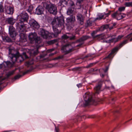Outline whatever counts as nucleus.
Instances as JSON below:
<instances>
[{
  "label": "nucleus",
  "mask_w": 132,
  "mask_h": 132,
  "mask_svg": "<svg viewBox=\"0 0 132 132\" xmlns=\"http://www.w3.org/2000/svg\"><path fill=\"white\" fill-rule=\"evenodd\" d=\"M110 11L109 13H104V14H100L99 17L96 18V19L95 20H101L102 19H105L106 17H108V16L110 14Z\"/></svg>",
  "instance_id": "obj_13"
},
{
  "label": "nucleus",
  "mask_w": 132,
  "mask_h": 132,
  "mask_svg": "<svg viewBox=\"0 0 132 132\" xmlns=\"http://www.w3.org/2000/svg\"><path fill=\"white\" fill-rule=\"evenodd\" d=\"M31 53L33 54L34 56H35L38 53V50L36 49L35 51H31Z\"/></svg>",
  "instance_id": "obj_35"
},
{
  "label": "nucleus",
  "mask_w": 132,
  "mask_h": 132,
  "mask_svg": "<svg viewBox=\"0 0 132 132\" xmlns=\"http://www.w3.org/2000/svg\"><path fill=\"white\" fill-rule=\"evenodd\" d=\"M83 97L85 101L84 104L85 106L93 104L95 102L92 98V94L89 92L86 93L84 95Z\"/></svg>",
  "instance_id": "obj_4"
},
{
  "label": "nucleus",
  "mask_w": 132,
  "mask_h": 132,
  "mask_svg": "<svg viewBox=\"0 0 132 132\" xmlns=\"http://www.w3.org/2000/svg\"><path fill=\"white\" fill-rule=\"evenodd\" d=\"M112 27H113V28L114 27V25H113L112 26Z\"/></svg>",
  "instance_id": "obj_64"
},
{
  "label": "nucleus",
  "mask_w": 132,
  "mask_h": 132,
  "mask_svg": "<svg viewBox=\"0 0 132 132\" xmlns=\"http://www.w3.org/2000/svg\"><path fill=\"white\" fill-rule=\"evenodd\" d=\"M33 10V8L32 6H29V9L28 10L29 12H30L32 11Z\"/></svg>",
  "instance_id": "obj_39"
},
{
  "label": "nucleus",
  "mask_w": 132,
  "mask_h": 132,
  "mask_svg": "<svg viewBox=\"0 0 132 132\" xmlns=\"http://www.w3.org/2000/svg\"><path fill=\"white\" fill-rule=\"evenodd\" d=\"M6 22L11 25H13L15 22V20L13 17L7 18L6 19Z\"/></svg>",
  "instance_id": "obj_16"
},
{
  "label": "nucleus",
  "mask_w": 132,
  "mask_h": 132,
  "mask_svg": "<svg viewBox=\"0 0 132 132\" xmlns=\"http://www.w3.org/2000/svg\"><path fill=\"white\" fill-rule=\"evenodd\" d=\"M116 24L115 23H114L113 24V25H114V26H115L116 25Z\"/></svg>",
  "instance_id": "obj_59"
},
{
  "label": "nucleus",
  "mask_w": 132,
  "mask_h": 132,
  "mask_svg": "<svg viewBox=\"0 0 132 132\" xmlns=\"http://www.w3.org/2000/svg\"><path fill=\"white\" fill-rule=\"evenodd\" d=\"M126 15L125 14L122 13L119 11H118L117 19L118 20H120L125 17Z\"/></svg>",
  "instance_id": "obj_21"
},
{
  "label": "nucleus",
  "mask_w": 132,
  "mask_h": 132,
  "mask_svg": "<svg viewBox=\"0 0 132 132\" xmlns=\"http://www.w3.org/2000/svg\"><path fill=\"white\" fill-rule=\"evenodd\" d=\"M55 131L56 132H59V129L57 127H55Z\"/></svg>",
  "instance_id": "obj_45"
},
{
  "label": "nucleus",
  "mask_w": 132,
  "mask_h": 132,
  "mask_svg": "<svg viewBox=\"0 0 132 132\" xmlns=\"http://www.w3.org/2000/svg\"><path fill=\"white\" fill-rule=\"evenodd\" d=\"M53 50H54L53 49H50V50H48L47 51V52H51L52 51H53Z\"/></svg>",
  "instance_id": "obj_51"
},
{
  "label": "nucleus",
  "mask_w": 132,
  "mask_h": 132,
  "mask_svg": "<svg viewBox=\"0 0 132 132\" xmlns=\"http://www.w3.org/2000/svg\"><path fill=\"white\" fill-rule=\"evenodd\" d=\"M130 0H125V1H129Z\"/></svg>",
  "instance_id": "obj_62"
},
{
  "label": "nucleus",
  "mask_w": 132,
  "mask_h": 132,
  "mask_svg": "<svg viewBox=\"0 0 132 132\" xmlns=\"http://www.w3.org/2000/svg\"><path fill=\"white\" fill-rule=\"evenodd\" d=\"M77 86L79 88L81 87L82 86V85L81 84H78L77 85Z\"/></svg>",
  "instance_id": "obj_50"
},
{
  "label": "nucleus",
  "mask_w": 132,
  "mask_h": 132,
  "mask_svg": "<svg viewBox=\"0 0 132 132\" xmlns=\"http://www.w3.org/2000/svg\"><path fill=\"white\" fill-rule=\"evenodd\" d=\"M90 37L88 36H83L79 39L77 40L76 41V43L79 42H83L84 41L89 38Z\"/></svg>",
  "instance_id": "obj_17"
},
{
  "label": "nucleus",
  "mask_w": 132,
  "mask_h": 132,
  "mask_svg": "<svg viewBox=\"0 0 132 132\" xmlns=\"http://www.w3.org/2000/svg\"><path fill=\"white\" fill-rule=\"evenodd\" d=\"M9 56L13 63L16 61L21 62L23 61V59L19 52H17L15 53H14V50L10 47L9 48Z\"/></svg>",
  "instance_id": "obj_3"
},
{
  "label": "nucleus",
  "mask_w": 132,
  "mask_h": 132,
  "mask_svg": "<svg viewBox=\"0 0 132 132\" xmlns=\"http://www.w3.org/2000/svg\"><path fill=\"white\" fill-rule=\"evenodd\" d=\"M71 45L68 44L63 47L62 48V50L63 52H65L66 54H67L72 51V48L69 49V48H71Z\"/></svg>",
  "instance_id": "obj_9"
},
{
  "label": "nucleus",
  "mask_w": 132,
  "mask_h": 132,
  "mask_svg": "<svg viewBox=\"0 0 132 132\" xmlns=\"http://www.w3.org/2000/svg\"><path fill=\"white\" fill-rule=\"evenodd\" d=\"M102 82L101 81H100L98 84L94 88V89L96 93L98 94L100 91V89L102 86Z\"/></svg>",
  "instance_id": "obj_14"
},
{
  "label": "nucleus",
  "mask_w": 132,
  "mask_h": 132,
  "mask_svg": "<svg viewBox=\"0 0 132 132\" xmlns=\"http://www.w3.org/2000/svg\"><path fill=\"white\" fill-rule=\"evenodd\" d=\"M127 41L126 40L124 41L123 42L120 44V46H122L123 45L126 44L127 43Z\"/></svg>",
  "instance_id": "obj_44"
},
{
  "label": "nucleus",
  "mask_w": 132,
  "mask_h": 132,
  "mask_svg": "<svg viewBox=\"0 0 132 132\" xmlns=\"http://www.w3.org/2000/svg\"><path fill=\"white\" fill-rule=\"evenodd\" d=\"M91 56H92V55H91L90 54H89L87 55V56H85L84 57H82V59H84L85 58H87V57H91Z\"/></svg>",
  "instance_id": "obj_41"
},
{
  "label": "nucleus",
  "mask_w": 132,
  "mask_h": 132,
  "mask_svg": "<svg viewBox=\"0 0 132 132\" xmlns=\"http://www.w3.org/2000/svg\"><path fill=\"white\" fill-rule=\"evenodd\" d=\"M101 76L102 77H104V75H103V74H101Z\"/></svg>",
  "instance_id": "obj_57"
},
{
  "label": "nucleus",
  "mask_w": 132,
  "mask_h": 132,
  "mask_svg": "<svg viewBox=\"0 0 132 132\" xmlns=\"http://www.w3.org/2000/svg\"><path fill=\"white\" fill-rule=\"evenodd\" d=\"M68 35H64L62 36V39H67L68 38H69L70 40H74L75 39V36H72V34H68Z\"/></svg>",
  "instance_id": "obj_18"
},
{
  "label": "nucleus",
  "mask_w": 132,
  "mask_h": 132,
  "mask_svg": "<svg viewBox=\"0 0 132 132\" xmlns=\"http://www.w3.org/2000/svg\"><path fill=\"white\" fill-rule=\"evenodd\" d=\"M109 28L110 30L112 29L113 28V27H112V26H109Z\"/></svg>",
  "instance_id": "obj_52"
},
{
  "label": "nucleus",
  "mask_w": 132,
  "mask_h": 132,
  "mask_svg": "<svg viewBox=\"0 0 132 132\" xmlns=\"http://www.w3.org/2000/svg\"><path fill=\"white\" fill-rule=\"evenodd\" d=\"M44 56L43 55H42L40 57H43Z\"/></svg>",
  "instance_id": "obj_61"
},
{
  "label": "nucleus",
  "mask_w": 132,
  "mask_h": 132,
  "mask_svg": "<svg viewBox=\"0 0 132 132\" xmlns=\"http://www.w3.org/2000/svg\"><path fill=\"white\" fill-rule=\"evenodd\" d=\"M108 70V68H106L105 70H104V72H106Z\"/></svg>",
  "instance_id": "obj_54"
},
{
  "label": "nucleus",
  "mask_w": 132,
  "mask_h": 132,
  "mask_svg": "<svg viewBox=\"0 0 132 132\" xmlns=\"http://www.w3.org/2000/svg\"><path fill=\"white\" fill-rule=\"evenodd\" d=\"M21 76V75H18L14 77V78L15 79H18L20 78Z\"/></svg>",
  "instance_id": "obj_40"
},
{
  "label": "nucleus",
  "mask_w": 132,
  "mask_h": 132,
  "mask_svg": "<svg viewBox=\"0 0 132 132\" xmlns=\"http://www.w3.org/2000/svg\"><path fill=\"white\" fill-rule=\"evenodd\" d=\"M117 14L118 11L115 13H114L113 14H112V16L113 18H116L117 19Z\"/></svg>",
  "instance_id": "obj_36"
},
{
  "label": "nucleus",
  "mask_w": 132,
  "mask_h": 132,
  "mask_svg": "<svg viewBox=\"0 0 132 132\" xmlns=\"http://www.w3.org/2000/svg\"><path fill=\"white\" fill-rule=\"evenodd\" d=\"M9 31L10 35L11 37H14L16 36V34L15 31V29L12 26H10Z\"/></svg>",
  "instance_id": "obj_11"
},
{
  "label": "nucleus",
  "mask_w": 132,
  "mask_h": 132,
  "mask_svg": "<svg viewBox=\"0 0 132 132\" xmlns=\"http://www.w3.org/2000/svg\"><path fill=\"white\" fill-rule=\"evenodd\" d=\"M74 10L71 7H69L67 11V14L68 15H70L73 13Z\"/></svg>",
  "instance_id": "obj_27"
},
{
  "label": "nucleus",
  "mask_w": 132,
  "mask_h": 132,
  "mask_svg": "<svg viewBox=\"0 0 132 132\" xmlns=\"http://www.w3.org/2000/svg\"><path fill=\"white\" fill-rule=\"evenodd\" d=\"M33 63V60L32 59L31 60H29V61L26 62L25 64V65L27 67H28L30 65L32 64Z\"/></svg>",
  "instance_id": "obj_28"
},
{
  "label": "nucleus",
  "mask_w": 132,
  "mask_h": 132,
  "mask_svg": "<svg viewBox=\"0 0 132 132\" xmlns=\"http://www.w3.org/2000/svg\"><path fill=\"white\" fill-rule=\"evenodd\" d=\"M24 54H25V57L26 58H27V56L25 54V53Z\"/></svg>",
  "instance_id": "obj_58"
},
{
  "label": "nucleus",
  "mask_w": 132,
  "mask_h": 132,
  "mask_svg": "<svg viewBox=\"0 0 132 132\" xmlns=\"http://www.w3.org/2000/svg\"><path fill=\"white\" fill-rule=\"evenodd\" d=\"M123 36V35H119L118 36L117 38H113L111 39L110 40H109L110 42H117L119 40H120Z\"/></svg>",
  "instance_id": "obj_24"
},
{
  "label": "nucleus",
  "mask_w": 132,
  "mask_h": 132,
  "mask_svg": "<svg viewBox=\"0 0 132 132\" xmlns=\"http://www.w3.org/2000/svg\"><path fill=\"white\" fill-rule=\"evenodd\" d=\"M19 22L17 23V28L20 33L24 31L25 29L24 23L27 22L28 19V16L27 14L25 12H23L21 13L20 15Z\"/></svg>",
  "instance_id": "obj_2"
},
{
  "label": "nucleus",
  "mask_w": 132,
  "mask_h": 132,
  "mask_svg": "<svg viewBox=\"0 0 132 132\" xmlns=\"http://www.w3.org/2000/svg\"><path fill=\"white\" fill-rule=\"evenodd\" d=\"M4 12V8L3 6L1 5L0 4V12Z\"/></svg>",
  "instance_id": "obj_37"
},
{
  "label": "nucleus",
  "mask_w": 132,
  "mask_h": 132,
  "mask_svg": "<svg viewBox=\"0 0 132 132\" xmlns=\"http://www.w3.org/2000/svg\"><path fill=\"white\" fill-rule=\"evenodd\" d=\"M43 11V9L42 6H39L36 9V14L40 15L42 14Z\"/></svg>",
  "instance_id": "obj_19"
},
{
  "label": "nucleus",
  "mask_w": 132,
  "mask_h": 132,
  "mask_svg": "<svg viewBox=\"0 0 132 132\" xmlns=\"http://www.w3.org/2000/svg\"><path fill=\"white\" fill-rule=\"evenodd\" d=\"M77 19L78 21L80 22V24H83V18L82 15L80 14H78L77 16Z\"/></svg>",
  "instance_id": "obj_20"
},
{
  "label": "nucleus",
  "mask_w": 132,
  "mask_h": 132,
  "mask_svg": "<svg viewBox=\"0 0 132 132\" xmlns=\"http://www.w3.org/2000/svg\"><path fill=\"white\" fill-rule=\"evenodd\" d=\"M57 41V40H56L55 39L52 40L48 41L47 42V43L49 45H51L55 43Z\"/></svg>",
  "instance_id": "obj_33"
},
{
  "label": "nucleus",
  "mask_w": 132,
  "mask_h": 132,
  "mask_svg": "<svg viewBox=\"0 0 132 132\" xmlns=\"http://www.w3.org/2000/svg\"><path fill=\"white\" fill-rule=\"evenodd\" d=\"M5 12L7 14L12 15L14 12V9L13 7L6 4L4 6Z\"/></svg>",
  "instance_id": "obj_7"
},
{
  "label": "nucleus",
  "mask_w": 132,
  "mask_h": 132,
  "mask_svg": "<svg viewBox=\"0 0 132 132\" xmlns=\"http://www.w3.org/2000/svg\"><path fill=\"white\" fill-rule=\"evenodd\" d=\"M97 31H94L91 34V35L93 38H101V39L103 38V37H102V35H95L97 34Z\"/></svg>",
  "instance_id": "obj_22"
},
{
  "label": "nucleus",
  "mask_w": 132,
  "mask_h": 132,
  "mask_svg": "<svg viewBox=\"0 0 132 132\" xmlns=\"http://www.w3.org/2000/svg\"><path fill=\"white\" fill-rule=\"evenodd\" d=\"M110 21V19H107L106 20V22H108Z\"/></svg>",
  "instance_id": "obj_53"
},
{
  "label": "nucleus",
  "mask_w": 132,
  "mask_h": 132,
  "mask_svg": "<svg viewBox=\"0 0 132 132\" xmlns=\"http://www.w3.org/2000/svg\"><path fill=\"white\" fill-rule=\"evenodd\" d=\"M11 66V63L10 62H4L3 64H0V69L3 67L4 68H9Z\"/></svg>",
  "instance_id": "obj_15"
},
{
  "label": "nucleus",
  "mask_w": 132,
  "mask_h": 132,
  "mask_svg": "<svg viewBox=\"0 0 132 132\" xmlns=\"http://www.w3.org/2000/svg\"><path fill=\"white\" fill-rule=\"evenodd\" d=\"M57 59H57V57H56L54 59H53V60H57Z\"/></svg>",
  "instance_id": "obj_56"
},
{
  "label": "nucleus",
  "mask_w": 132,
  "mask_h": 132,
  "mask_svg": "<svg viewBox=\"0 0 132 132\" xmlns=\"http://www.w3.org/2000/svg\"><path fill=\"white\" fill-rule=\"evenodd\" d=\"M16 70V69L9 72L6 74V76L8 78L13 75L14 73Z\"/></svg>",
  "instance_id": "obj_26"
},
{
  "label": "nucleus",
  "mask_w": 132,
  "mask_h": 132,
  "mask_svg": "<svg viewBox=\"0 0 132 132\" xmlns=\"http://www.w3.org/2000/svg\"><path fill=\"white\" fill-rule=\"evenodd\" d=\"M94 64L93 63H91L89 64L88 65H87L86 67L87 68H88L90 67H92L93 64Z\"/></svg>",
  "instance_id": "obj_42"
},
{
  "label": "nucleus",
  "mask_w": 132,
  "mask_h": 132,
  "mask_svg": "<svg viewBox=\"0 0 132 132\" xmlns=\"http://www.w3.org/2000/svg\"><path fill=\"white\" fill-rule=\"evenodd\" d=\"M125 9V7H122L119 8L118 9V11L121 12V11H123Z\"/></svg>",
  "instance_id": "obj_38"
},
{
  "label": "nucleus",
  "mask_w": 132,
  "mask_h": 132,
  "mask_svg": "<svg viewBox=\"0 0 132 132\" xmlns=\"http://www.w3.org/2000/svg\"><path fill=\"white\" fill-rule=\"evenodd\" d=\"M57 53V52H55L54 53H51L49 54V56H52L54 55V54H56V53Z\"/></svg>",
  "instance_id": "obj_43"
},
{
  "label": "nucleus",
  "mask_w": 132,
  "mask_h": 132,
  "mask_svg": "<svg viewBox=\"0 0 132 132\" xmlns=\"http://www.w3.org/2000/svg\"><path fill=\"white\" fill-rule=\"evenodd\" d=\"M132 35V33L128 35L127 37V38H129L131 37V36Z\"/></svg>",
  "instance_id": "obj_47"
},
{
  "label": "nucleus",
  "mask_w": 132,
  "mask_h": 132,
  "mask_svg": "<svg viewBox=\"0 0 132 132\" xmlns=\"http://www.w3.org/2000/svg\"><path fill=\"white\" fill-rule=\"evenodd\" d=\"M111 87H112L113 89H114V86H113L112 85V86H111Z\"/></svg>",
  "instance_id": "obj_60"
},
{
  "label": "nucleus",
  "mask_w": 132,
  "mask_h": 132,
  "mask_svg": "<svg viewBox=\"0 0 132 132\" xmlns=\"http://www.w3.org/2000/svg\"><path fill=\"white\" fill-rule=\"evenodd\" d=\"M118 48L116 47L113 48L112 50L111 53L108 56L106 57V58H111L113 57V54L118 50Z\"/></svg>",
  "instance_id": "obj_23"
},
{
  "label": "nucleus",
  "mask_w": 132,
  "mask_h": 132,
  "mask_svg": "<svg viewBox=\"0 0 132 132\" xmlns=\"http://www.w3.org/2000/svg\"><path fill=\"white\" fill-rule=\"evenodd\" d=\"M109 24H106L105 25L101 27V28L102 30H104L105 29L109 28Z\"/></svg>",
  "instance_id": "obj_34"
},
{
  "label": "nucleus",
  "mask_w": 132,
  "mask_h": 132,
  "mask_svg": "<svg viewBox=\"0 0 132 132\" xmlns=\"http://www.w3.org/2000/svg\"><path fill=\"white\" fill-rule=\"evenodd\" d=\"M46 9L50 13L54 15H56L57 12V7L54 4H50L47 5Z\"/></svg>",
  "instance_id": "obj_6"
},
{
  "label": "nucleus",
  "mask_w": 132,
  "mask_h": 132,
  "mask_svg": "<svg viewBox=\"0 0 132 132\" xmlns=\"http://www.w3.org/2000/svg\"><path fill=\"white\" fill-rule=\"evenodd\" d=\"M66 2L67 4L71 6H73L74 5L73 2L71 0H68Z\"/></svg>",
  "instance_id": "obj_32"
},
{
  "label": "nucleus",
  "mask_w": 132,
  "mask_h": 132,
  "mask_svg": "<svg viewBox=\"0 0 132 132\" xmlns=\"http://www.w3.org/2000/svg\"><path fill=\"white\" fill-rule=\"evenodd\" d=\"M39 34L41 35L44 38L48 39L50 38V34L48 31L42 29L39 32Z\"/></svg>",
  "instance_id": "obj_8"
},
{
  "label": "nucleus",
  "mask_w": 132,
  "mask_h": 132,
  "mask_svg": "<svg viewBox=\"0 0 132 132\" xmlns=\"http://www.w3.org/2000/svg\"><path fill=\"white\" fill-rule=\"evenodd\" d=\"M132 40V38L130 39V41H131Z\"/></svg>",
  "instance_id": "obj_63"
},
{
  "label": "nucleus",
  "mask_w": 132,
  "mask_h": 132,
  "mask_svg": "<svg viewBox=\"0 0 132 132\" xmlns=\"http://www.w3.org/2000/svg\"><path fill=\"white\" fill-rule=\"evenodd\" d=\"M20 41L22 42H24L27 41L26 37L23 34H21L20 36Z\"/></svg>",
  "instance_id": "obj_25"
},
{
  "label": "nucleus",
  "mask_w": 132,
  "mask_h": 132,
  "mask_svg": "<svg viewBox=\"0 0 132 132\" xmlns=\"http://www.w3.org/2000/svg\"><path fill=\"white\" fill-rule=\"evenodd\" d=\"M4 41L7 42H10L11 41V39L7 36H5L3 38Z\"/></svg>",
  "instance_id": "obj_30"
},
{
  "label": "nucleus",
  "mask_w": 132,
  "mask_h": 132,
  "mask_svg": "<svg viewBox=\"0 0 132 132\" xmlns=\"http://www.w3.org/2000/svg\"><path fill=\"white\" fill-rule=\"evenodd\" d=\"M29 71V70H28V71H27L24 72V73H23V75H24V74H26V73H27L28 72V71Z\"/></svg>",
  "instance_id": "obj_55"
},
{
  "label": "nucleus",
  "mask_w": 132,
  "mask_h": 132,
  "mask_svg": "<svg viewBox=\"0 0 132 132\" xmlns=\"http://www.w3.org/2000/svg\"><path fill=\"white\" fill-rule=\"evenodd\" d=\"M87 23L88 26H90L93 24V21L92 19H89L87 21Z\"/></svg>",
  "instance_id": "obj_29"
},
{
  "label": "nucleus",
  "mask_w": 132,
  "mask_h": 132,
  "mask_svg": "<svg viewBox=\"0 0 132 132\" xmlns=\"http://www.w3.org/2000/svg\"><path fill=\"white\" fill-rule=\"evenodd\" d=\"M29 23L31 27L34 28L38 29L39 27V25L33 19H31L30 20Z\"/></svg>",
  "instance_id": "obj_10"
},
{
  "label": "nucleus",
  "mask_w": 132,
  "mask_h": 132,
  "mask_svg": "<svg viewBox=\"0 0 132 132\" xmlns=\"http://www.w3.org/2000/svg\"><path fill=\"white\" fill-rule=\"evenodd\" d=\"M81 43L80 44H79L77 45V47L80 46H81L82 45L84 44V43L83 42H81Z\"/></svg>",
  "instance_id": "obj_48"
},
{
  "label": "nucleus",
  "mask_w": 132,
  "mask_h": 132,
  "mask_svg": "<svg viewBox=\"0 0 132 132\" xmlns=\"http://www.w3.org/2000/svg\"><path fill=\"white\" fill-rule=\"evenodd\" d=\"M75 21V16L73 15H71L70 17L68 18L67 19V22L68 25L73 23Z\"/></svg>",
  "instance_id": "obj_12"
},
{
  "label": "nucleus",
  "mask_w": 132,
  "mask_h": 132,
  "mask_svg": "<svg viewBox=\"0 0 132 132\" xmlns=\"http://www.w3.org/2000/svg\"><path fill=\"white\" fill-rule=\"evenodd\" d=\"M125 5L126 7H132V2H125Z\"/></svg>",
  "instance_id": "obj_31"
},
{
  "label": "nucleus",
  "mask_w": 132,
  "mask_h": 132,
  "mask_svg": "<svg viewBox=\"0 0 132 132\" xmlns=\"http://www.w3.org/2000/svg\"><path fill=\"white\" fill-rule=\"evenodd\" d=\"M63 56H59L57 57V58L58 59H62L63 58Z\"/></svg>",
  "instance_id": "obj_46"
},
{
  "label": "nucleus",
  "mask_w": 132,
  "mask_h": 132,
  "mask_svg": "<svg viewBox=\"0 0 132 132\" xmlns=\"http://www.w3.org/2000/svg\"><path fill=\"white\" fill-rule=\"evenodd\" d=\"M28 37L31 43L35 42L36 45H37L38 44H39L41 43L42 40L39 37L37 36V34L35 32L30 33Z\"/></svg>",
  "instance_id": "obj_5"
},
{
  "label": "nucleus",
  "mask_w": 132,
  "mask_h": 132,
  "mask_svg": "<svg viewBox=\"0 0 132 132\" xmlns=\"http://www.w3.org/2000/svg\"><path fill=\"white\" fill-rule=\"evenodd\" d=\"M64 22L63 18L61 17L54 19L52 23L53 31L56 34L60 33L64 27Z\"/></svg>",
  "instance_id": "obj_1"
},
{
  "label": "nucleus",
  "mask_w": 132,
  "mask_h": 132,
  "mask_svg": "<svg viewBox=\"0 0 132 132\" xmlns=\"http://www.w3.org/2000/svg\"><path fill=\"white\" fill-rule=\"evenodd\" d=\"M84 0H77V2L80 4L81 2H82Z\"/></svg>",
  "instance_id": "obj_49"
}]
</instances>
